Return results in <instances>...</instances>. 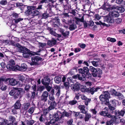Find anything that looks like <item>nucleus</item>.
Instances as JSON below:
<instances>
[{"label":"nucleus","mask_w":125,"mask_h":125,"mask_svg":"<svg viewBox=\"0 0 125 125\" xmlns=\"http://www.w3.org/2000/svg\"><path fill=\"white\" fill-rule=\"evenodd\" d=\"M23 93L21 88H16L11 90L9 93L10 96H13L15 99L19 98H21L22 96Z\"/></svg>","instance_id":"2"},{"label":"nucleus","mask_w":125,"mask_h":125,"mask_svg":"<svg viewBox=\"0 0 125 125\" xmlns=\"http://www.w3.org/2000/svg\"><path fill=\"white\" fill-rule=\"evenodd\" d=\"M77 27L76 24H73L69 25V29L71 31L74 30Z\"/></svg>","instance_id":"39"},{"label":"nucleus","mask_w":125,"mask_h":125,"mask_svg":"<svg viewBox=\"0 0 125 125\" xmlns=\"http://www.w3.org/2000/svg\"><path fill=\"white\" fill-rule=\"evenodd\" d=\"M55 88L56 90L57 91V93L56 94V96L59 97L60 95V87L59 86H57L55 87Z\"/></svg>","instance_id":"45"},{"label":"nucleus","mask_w":125,"mask_h":125,"mask_svg":"<svg viewBox=\"0 0 125 125\" xmlns=\"http://www.w3.org/2000/svg\"><path fill=\"white\" fill-rule=\"evenodd\" d=\"M17 65L13 66L9 64H7L6 65V68L8 70V71H17Z\"/></svg>","instance_id":"19"},{"label":"nucleus","mask_w":125,"mask_h":125,"mask_svg":"<svg viewBox=\"0 0 125 125\" xmlns=\"http://www.w3.org/2000/svg\"><path fill=\"white\" fill-rule=\"evenodd\" d=\"M75 22L76 24H78V22H84V16L83 15L81 19L77 17H75Z\"/></svg>","instance_id":"33"},{"label":"nucleus","mask_w":125,"mask_h":125,"mask_svg":"<svg viewBox=\"0 0 125 125\" xmlns=\"http://www.w3.org/2000/svg\"><path fill=\"white\" fill-rule=\"evenodd\" d=\"M78 108L80 110L81 113L82 114H86V112L87 111H85V106L84 105H80L78 106Z\"/></svg>","instance_id":"25"},{"label":"nucleus","mask_w":125,"mask_h":125,"mask_svg":"<svg viewBox=\"0 0 125 125\" xmlns=\"http://www.w3.org/2000/svg\"><path fill=\"white\" fill-rule=\"evenodd\" d=\"M64 85L67 89L69 88L70 87V83L68 81L63 82Z\"/></svg>","instance_id":"54"},{"label":"nucleus","mask_w":125,"mask_h":125,"mask_svg":"<svg viewBox=\"0 0 125 125\" xmlns=\"http://www.w3.org/2000/svg\"><path fill=\"white\" fill-rule=\"evenodd\" d=\"M12 18L13 20H12L10 21V22H11L12 23V24L11 25H13L14 24V23H12V22H13V21L14 20L18 18L19 17L17 13H13V14H12Z\"/></svg>","instance_id":"34"},{"label":"nucleus","mask_w":125,"mask_h":125,"mask_svg":"<svg viewBox=\"0 0 125 125\" xmlns=\"http://www.w3.org/2000/svg\"><path fill=\"white\" fill-rule=\"evenodd\" d=\"M112 95L116 96L118 92H116L115 90L114 89H113L110 91Z\"/></svg>","instance_id":"50"},{"label":"nucleus","mask_w":125,"mask_h":125,"mask_svg":"<svg viewBox=\"0 0 125 125\" xmlns=\"http://www.w3.org/2000/svg\"><path fill=\"white\" fill-rule=\"evenodd\" d=\"M25 122L27 125H32L34 123L35 121L32 119L30 120L25 119Z\"/></svg>","instance_id":"36"},{"label":"nucleus","mask_w":125,"mask_h":125,"mask_svg":"<svg viewBox=\"0 0 125 125\" xmlns=\"http://www.w3.org/2000/svg\"><path fill=\"white\" fill-rule=\"evenodd\" d=\"M49 16V14L47 12V11H44V12L43 13L42 16V18L46 19Z\"/></svg>","instance_id":"42"},{"label":"nucleus","mask_w":125,"mask_h":125,"mask_svg":"<svg viewBox=\"0 0 125 125\" xmlns=\"http://www.w3.org/2000/svg\"><path fill=\"white\" fill-rule=\"evenodd\" d=\"M61 76H57L55 77L54 80L55 83L57 84H59L62 82V79Z\"/></svg>","instance_id":"30"},{"label":"nucleus","mask_w":125,"mask_h":125,"mask_svg":"<svg viewBox=\"0 0 125 125\" xmlns=\"http://www.w3.org/2000/svg\"><path fill=\"white\" fill-rule=\"evenodd\" d=\"M116 100H110V102L109 101L108 102V103H107L106 105L116 107Z\"/></svg>","instance_id":"29"},{"label":"nucleus","mask_w":125,"mask_h":125,"mask_svg":"<svg viewBox=\"0 0 125 125\" xmlns=\"http://www.w3.org/2000/svg\"><path fill=\"white\" fill-rule=\"evenodd\" d=\"M72 114V112L71 111H69L68 112L66 111L65 110L62 112L58 110L57 114H56V115L59 116L60 120H61L62 118L64 117H71V115Z\"/></svg>","instance_id":"7"},{"label":"nucleus","mask_w":125,"mask_h":125,"mask_svg":"<svg viewBox=\"0 0 125 125\" xmlns=\"http://www.w3.org/2000/svg\"><path fill=\"white\" fill-rule=\"evenodd\" d=\"M9 120L10 121L12 122V123L13 124L15 123L14 122H15L16 120L15 117L13 116H10L9 117Z\"/></svg>","instance_id":"55"},{"label":"nucleus","mask_w":125,"mask_h":125,"mask_svg":"<svg viewBox=\"0 0 125 125\" xmlns=\"http://www.w3.org/2000/svg\"><path fill=\"white\" fill-rule=\"evenodd\" d=\"M78 80H79L81 81H83L84 80V79H85V78H84V76L83 75H82V76H80V74H79V75H78Z\"/></svg>","instance_id":"63"},{"label":"nucleus","mask_w":125,"mask_h":125,"mask_svg":"<svg viewBox=\"0 0 125 125\" xmlns=\"http://www.w3.org/2000/svg\"><path fill=\"white\" fill-rule=\"evenodd\" d=\"M47 30L49 31L50 33L52 35L53 34V33L55 31L53 30V29L51 27H48L47 28Z\"/></svg>","instance_id":"49"},{"label":"nucleus","mask_w":125,"mask_h":125,"mask_svg":"<svg viewBox=\"0 0 125 125\" xmlns=\"http://www.w3.org/2000/svg\"><path fill=\"white\" fill-rule=\"evenodd\" d=\"M36 87L37 86L36 84L33 85L31 87V90L33 91L37 92Z\"/></svg>","instance_id":"59"},{"label":"nucleus","mask_w":125,"mask_h":125,"mask_svg":"<svg viewBox=\"0 0 125 125\" xmlns=\"http://www.w3.org/2000/svg\"><path fill=\"white\" fill-rule=\"evenodd\" d=\"M51 81L49 76L48 75H47L44 77L42 79L41 82L42 84L44 85H45L50 84Z\"/></svg>","instance_id":"11"},{"label":"nucleus","mask_w":125,"mask_h":125,"mask_svg":"<svg viewBox=\"0 0 125 125\" xmlns=\"http://www.w3.org/2000/svg\"><path fill=\"white\" fill-rule=\"evenodd\" d=\"M48 104H50V106L48 108V111H50L54 109L56 105V103L55 101H51L49 100L48 102Z\"/></svg>","instance_id":"14"},{"label":"nucleus","mask_w":125,"mask_h":125,"mask_svg":"<svg viewBox=\"0 0 125 125\" xmlns=\"http://www.w3.org/2000/svg\"><path fill=\"white\" fill-rule=\"evenodd\" d=\"M73 121V119L72 118L69 120L67 122L68 125H72Z\"/></svg>","instance_id":"64"},{"label":"nucleus","mask_w":125,"mask_h":125,"mask_svg":"<svg viewBox=\"0 0 125 125\" xmlns=\"http://www.w3.org/2000/svg\"><path fill=\"white\" fill-rule=\"evenodd\" d=\"M86 114H85V116L84 118V121L85 122L88 121L90 119L91 117V115L90 113H88L87 112H86Z\"/></svg>","instance_id":"28"},{"label":"nucleus","mask_w":125,"mask_h":125,"mask_svg":"<svg viewBox=\"0 0 125 125\" xmlns=\"http://www.w3.org/2000/svg\"><path fill=\"white\" fill-rule=\"evenodd\" d=\"M100 61V59H98V61H92L91 62L93 66L95 67H97L99 65V61Z\"/></svg>","instance_id":"44"},{"label":"nucleus","mask_w":125,"mask_h":125,"mask_svg":"<svg viewBox=\"0 0 125 125\" xmlns=\"http://www.w3.org/2000/svg\"><path fill=\"white\" fill-rule=\"evenodd\" d=\"M77 103V101L74 99L72 101H69V104L70 105H72L76 104Z\"/></svg>","instance_id":"47"},{"label":"nucleus","mask_w":125,"mask_h":125,"mask_svg":"<svg viewBox=\"0 0 125 125\" xmlns=\"http://www.w3.org/2000/svg\"><path fill=\"white\" fill-rule=\"evenodd\" d=\"M95 90V88L93 87L92 88L90 87V93L92 94H93L95 92H96V91Z\"/></svg>","instance_id":"58"},{"label":"nucleus","mask_w":125,"mask_h":125,"mask_svg":"<svg viewBox=\"0 0 125 125\" xmlns=\"http://www.w3.org/2000/svg\"><path fill=\"white\" fill-rule=\"evenodd\" d=\"M89 70L92 72V75L94 77H96L97 76L98 74L99 75L98 76L99 77H100V75L102 74V70L99 68H95L92 66H90Z\"/></svg>","instance_id":"6"},{"label":"nucleus","mask_w":125,"mask_h":125,"mask_svg":"<svg viewBox=\"0 0 125 125\" xmlns=\"http://www.w3.org/2000/svg\"><path fill=\"white\" fill-rule=\"evenodd\" d=\"M48 93L47 91H43L41 96V100L44 102H46L47 100Z\"/></svg>","instance_id":"13"},{"label":"nucleus","mask_w":125,"mask_h":125,"mask_svg":"<svg viewBox=\"0 0 125 125\" xmlns=\"http://www.w3.org/2000/svg\"><path fill=\"white\" fill-rule=\"evenodd\" d=\"M23 20V19H21L20 18H18L13 21V22L14 21L15 23H17L18 22L22 21Z\"/></svg>","instance_id":"56"},{"label":"nucleus","mask_w":125,"mask_h":125,"mask_svg":"<svg viewBox=\"0 0 125 125\" xmlns=\"http://www.w3.org/2000/svg\"><path fill=\"white\" fill-rule=\"evenodd\" d=\"M109 15H110L113 18L118 17L119 15L118 12L115 10H113L110 12L109 13Z\"/></svg>","instance_id":"21"},{"label":"nucleus","mask_w":125,"mask_h":125,"mask_svg":"<svg viewBox=\"0 0 125 125\" xmlns=\"http://www.w3.org/2000/svg\"><path fill=\"white\" fill-rule=\"evenodd\" d=\"M89 69L87 67H84L83 69L80 68L77 70L78 72L80 73L84 74V78H86L88 79H91L92 75L89 72Z\"/></svg>","instance_id":"3"},{"label":"nucleus","mask_w":125,"mask_h":125,"mask_svg":"<svg viewBox=\"0 0 125 125\" xmlns=\"http://www.w3.org/2000/svg\"><path fill=\"white\" fill-rule=\"evenodd\" d=\"M80 84L78 82L75 83L71 84V86L72 89L74 91H77L80 89Z\"/></svg>","instance_id":"12"},{"label":"nucleus","mask_w":125,"mask_h":125,"mask_svg":"<svg viewBox=\"0 0 125 125\" xmlns=\"http://www.w3.org/2000/svg\"><path fill=\"white\" fill-rule=\"evenodd\" d=\"M45 88V86L43 85L38 86L37 87V92L40 91V92H41Z\"/></svg>","instance_id":"41"},{"label":"nucleus","mask_w":125,"mask_h":125,"mask_svg":"<svg viewBox=\"0 0 125 125\" xmlns=\"http://www.w3.org/2000/svg\"><path fill=\"white\" fill-rule=\"evenodd\" d=\"M20 102V100H18L13 105V106L15 109H18L20 108L21 104Z\"/></svg>","instance_id":"27"},{"label":"nucleus","mask_w":125,"mask_h":125,"mask_svg":"<svg viewBox=\"0 0 125 125\" xmlns=\"http://www.w3.org/2000/svg\"><path fill=\"white\" fill-rule=\"evenodd\" d=\"M25 77L22 75L19 76L18 77V83L19 84H21L22 85H23L25 83Z\"/></svg>","instance_id":"17"},{"label":"nucleus","mask_w":125,"mask_h":125,"mask_svg":"<svg viewBox=\"0 0 125 125\" xmlns=\"http://www.w3.org/2000/svg\"><path fill=\"white\" fill-rule=\"evenodd\" d=\"M108 108L110 114H113L114 113L115 114V111H114V110L115 109V107L109 105H108Z\"/></svg>","instance_id":"31"},{"label":"nucleus","mask_w":125,"mask_h":125,"mask_svg":"<svg viewBox=\"0 0 125 125\" xmlns=\"http://www.w3.org/2000/svg\"><path fill=\"white\" fill-rule=\"evenodd\" d=\"M18 83L15 79L13 78H10L9 81V84L12 86H15Z\"/></svg>","instance_id":"24"},{"label":"nucleus","mask_w":125,"mask_h":125,"mask_svg":"<svg viewBox=\"0 0 125 125\" xmlns=\"http://www.w3.org/2000/svg\"><path fill=\"white\" fill-rule=\"evenodd\" d=\"M22 53H23V57L28 59H30L31 57V58L32 56H34L35 55L40 56V53H37L35 52H26L24 50Z\"/></svg>","instance_id":"8"},{"label":"nucleus","mask_w":125,"mask_h":125,"mask_svg":"<svg viewBox=\"0 0 125 125\" xmlns=\"http://www.w3.org/2000/svg\"><path fill=\"white\" fill-rule=\"evenodd\" d=\"M30 105V103H25L22 104V109L24 111H26L28 110Z\"/></svg>","instance_id":"20"},{"label":"nucleus","mask_w":125,"mask_h":125,"mask_svg":"<svg viewBox=\"0 0 125 125\" xmlns=\"http://www.w3.org/2000/svg\"><path fill=\"white\" fill-rule=\"evenodd\" d=\"M70 34L69 31H66L62 33V35L64 38H68Z\"/></svg>","instance_id":"37"},{"label":"nucleus","mask_w":125,"mask_h":125,"mask_svg":"<svg viewBox=\"0 0 125 125\" xmlns=\"http://www.w3.org/2000/svg\"><path fill=\"white\" fill-rule=\"evenodd\" d=\"M103 94L99 96L100 100L104 102L105 104L108 103L109 99L110 98V94L108 91H104L103 92Z\"/></svg>","instance_id":"4"},{"label":"nucleus","mask_w":125,"mask_h":125,"mask_svg":"<svg viewBox=\"0 0 125 125\" xmlns=\"http://www.w3.org/2000/svg\"><path fill=\"white\" fill-rule=\"evenodd\" d=\"M26 6H27V10L25 12V15L29 16V17H31L32 11L35 10V7L34 6H28L26 5Z\"/></svg>","instance_id":"9"},{"label":"nucleus","mask_w":125,"mask_h":125,"mask_svg":"<svg viewBox=\"0 0 125 125\" xmlns=\"http://www.w3.org/2000/svg\"><path fill=\"white\" fill-rule=\"evenodd\" d=\"M107 40L109 41L112 42H114L116 41V40L115 38L110 37H108L107 39Z\"/></svg>","instance_id":"48"},{"label":"nucleus","mask_w":125,"mask_h":125,"mask_svg":"<svg viewBox=\"0 0 125 125\" xmlns=\"http://www.w3.org/2000/svg\"><path fill=\"white\" fill-rule=\"evenodd\" d=\"M23 47L24 46H22L20 44L18 43H17V45L16 47L17 48L18 51L21 53L23 52L24 51Z\"/></svg>","instance_id":"26"},{"label":"nucleus","mask_w":125,"mask_h":125,"mask_svg":"<svg viewBox=\"0 0 125 125\" xmlns=\"http://www.w3.org/2000/svg\"><path fill=\"white\" fill-rule=\"evenodd\" d=\"M32 12L31 16L30 18H33L34 16L37 15L39 14V11L36 9L32 11Z\"/></svg>","instance_id":"35"},{"label":"nucleus","mask_w":125,"mask_h":125,"mask_svg":"<svg viewBox=\"0 0 125 125\" xmlns=\"http://www.w3.org/2000/svg\"><path fill=\"white\" fill-rule=\"evenodd\" d=\"M91 101L90 98H87L84 101V103L85 105L87 106L88 105V104Z\"/></svg>","instance_id":"61"},{"label":"nucleus","mask_w":125,"mask_h":125,"mask_svg":"<svg viewBox=\"0 0 125 125\" xmlns=\"http://www.w3.org/2000/svg\"><path fill=\"white\" fill-rule=\"evenodd\" d=\"M105 19L108 23H113L114 22V20L113 18L109 15V16H106L105 18Z\"/></svg>","instance_id":"18"},{"label":"nucleus","mask_w":125,"mask_h":125,"mask_svg":"<svg viewBox=\"0 0 125 125\" xmlns=\"http://www.w3.org/2000/svg\"><path fill=\"white\" fill-rule=\"evenodd\" d=\"M7 1L6 0H1L0 2V4L2 5H5L7 4Z\"/></svg>","instance_id":"60"},{"label":"nucleus","mask_w":125,"mask_h":125,"mask_svg":"<svg viewBox=\"0 0 125 125\" xmlns=\"http://www.w3.org/2000/svg\"><path fill=\"white\" fill-rule=\"evenodd\" d=\"M114 113L115 114L116 116H123L125 114V108L124 107L120 111L118 110H115Z\"/></svg>","instance_id":"15"},{"label":"nucleus","mask_w":125,"mask_h":125,"mask_svg":"<svg viewBox=\"0 0 125 125\" xmlns=\"http://www.w3.org/2000/svg\"><path fill=\"white\" fill-rule=\"evenodd\" d=\"M17 71H21L23 69H27V65L25 63L22 64L21 67L18 65H17Z\"/></svg>","instance_id":"23"},{"label":"nucleus","mask_w":125,"mask_h":125,"mask_svg":"<svg viewBox=\"0 0 125 125\" xmlns=\"http://www.w3.org/2000/svg\"><path fill=\"white\" fill-rule=\"evenodd\" d=\"M58 112V110H57L56 112L54 113L53 115H51L50 114H49V119L50 121H52V120H54L55 121H58L60 120V117L59 116H57L56 115V114H57Z\"/></svg>","instance_id":"10"},{"label":"nucleus","mask_w":125,"mask_h":125,"mask_svg":"<svg viewBox=\"0 0 125 125\" xmlns=\"http://www.w3.org/2000/svg\"><path fill=\"white\" fill-rule=\"evenodd\" d=\"M16 7H20L19 8L21 10H24V8L25 7L26 5H24L22 3H20L19 2L15 3Z\"/></svg>","instance_id":"22"},{"label":"nucleus","mask_w":125,"mask_h":125,"mask_svg":"<svg viewBox=\"0 0 125 125\" xmlns=\"http://www.w3.org/2000/svg\"><path fill=\"white\" fill-rule=\"evenodd\" d=\"M35 107H31L28 110L29 113L31 114H32L35 110Z\"/></svg>","instance_id":"53"},{"label":"nucleus","mask_w":125,"mask_h":125,"mask_svg":"<svg viewBox=\"0 0 125 125\" xmlns=\"http://www.w3.org/2000/svg\"><path fill=\"white\" fill-rule=\"evenodd\" d=\"M116 96L118 97V99L119 100H122L124 98V96L123 94L120 93H118Z\"/></svg>","instance_id":"46"},{"label":"nucleus","mask_w":125,"mask_h":125,"mask_svg":"<svg viewBox=\"0 0 125 125\" xmlns=\"http://www.w3.org/2000/svg\"><path fill=\"white\" fill-rule=\"evenodd\" d=\"M56 43V40L53 38H52L51 40H48L47 44L50 47H52L55 45Z\"/></svg>","instance_id":"16"},{"label":"nucleus","mask_w":125,"mask_h":125,"mask_svg":"<svg viewBox=\"0 0 125 125\" xmlns=\"http://www.w3.org/2000/svg\"><path fill=\"white\" fill-rule=\"evenodd\" d=\"M122 19L121 18H117L115 20V22L117 24H120L122 22Z\"/></svg>","instance_id":"51"},{"label":"nucleus","mask_w":125,"mask_h":125,"mask_svg":"<svg viewBox=\"0 0 125 125\" xmlns=\"http://www.w3.org/2000/svg\"><path fill=\"white\" fill-rule=\"evenodd\" d=\"M60 22H58L54 21L53 22L52 25L54 27H58L60 25Z\"/></svg>","instance_id":"52"},{"label":"nucleus","mask_w":125,"mask_h":125,"mask_svg":"<svg viewBox=\"0 0 125 125\" xmlns=\"http://www.w3.org/2000/svg\"><path fill=\"white\" fill-rule=\"evenodd\" d=\"M73 116L75 117H77L78 116L79 114L81 113V112H77L73 111Z\"/></svg>","instance_id":"57"},{"label":"nucleus","mask_w":125,"mask_h":125,"mask_svg":"<svg viewBox=\"0 0 125 125\" xmlns=\"http://www.w3.org/2000/svg\"><path fill=\"white\" fill-rule=\"evenodd\" d=\"M45 115L42 114L39 118V120L41 123H44L45 121Z\"/></svg>","instance_id":"40"},{"label":"nucleus","mask_w":125,"mask_h":125,"mask_svg":"<svg viewBox=\"0 0 125 125\" xmlns=\"http://www.w3.org/2000/svg\"><path fill=\"white\" fill-rule=\"evenodd\" d=\"M78 45L81 48L83 49H84L86 46V45L84 43L81 44L79 43Z\"/></svg>","instance_id":"62"},{"label":"nucleus","mask_w":125,"mask_h":125,"mask_svg":"<svg viewBox=\"0 0 125 125\" xmlns=\"http://www.w3.org/2000/svg\"><path fill=\"white\" fill-rule=\"evenodd\" d=\"M31 62L30 64L31 65H39L40 63L43 61L42 58L37 56L31 57Z\"/></svg>","instance_id":"5"},{"label":"nucleus","mask_w":125,"mask_h":125,"mask_svg":"<svg viewBox=\"0 0 125 125\" xmlns=\"http://www.w3.org/2000/svg\"><path fill=\"white\" fill-rule=\"evenodd\" d=\"M55 1H54L53 0H41L39 2V4H43L44 3H48L51 2L52 3H53Z\"/></svg>","instance_id":"32"},{"label":"nucleus","mask_w":125,"mask_h":125,"mask_svg":"<svg viewBox=\"0 0 125 125\" xmlns=\"http://www.w3.org/2000/svg\"><path fill=\"white\" fill-rule=\"evenodd\" d=\"M116 3L117 4H121L122 6L124 7L125 6V2L123 0H116Z\"/></svg>","instance_id":"38"},{"label":"nucleus","mask_w":125,"mask_h":125,"mask_svg":"<svg viewBox=\"0 0 125 125\" xmlns=\"http://www.w3.org/2000/svg\"><path fill=\"white\" fill-rule=\"evenodd\" d=\"M49 84H48L44 85L45 86V88L48 92H50L51 90L52 89V86H49Z\"/></svg>","instance_id":"43"},{"label":"nucleus","mask_w":125,"mask_h":125,"mask_svg":"<svg viewBox=\"0 0 125 125\" xmlns=\"http://www.w3.org/2000/svg\"><path fill=\"white\" fill-rule=\"evenodd\" d=\"M99 114L101 116L104 117L105 118H111V119L110 121L113 122V124L116 119V116L112 115L109 112L107 107H105L103 111H100Z\"/></svg>","instance_id":"1"}]
</instances>
